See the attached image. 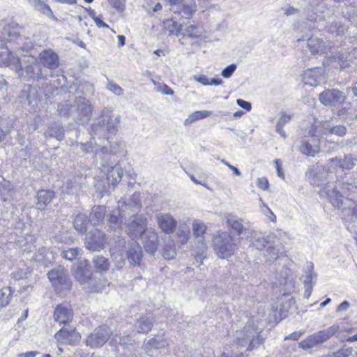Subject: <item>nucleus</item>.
I'll return each instance as SVG.
<instances>
[{
	"label": "nucleus",
	"mask_w": 357,
	"mask_h": 357,
	"mask_svg": "<svg viewBox=\"0 0 357 357\" xmlns=\"http://www.w3.org/2000/svg\"><path fill=\"white\" fill-rule=\"evenodd\" d=\"M81 150L84 153H95L94 157L100 166L101 174H105L112 183L116 185L121 180L123 169L119 165V160H111V155L107 153V147L98 145L91 139L86 144H80Z\"/></svg>",
	"instance_id": "nucleus-1"
},
{
	"label": "nucleus",
	"mask_w": 357,
	"mask_h": 357,
	"mask_svg": "<svg viewBox=\"0 0 357 357\" xmlns=\"http://www.w3.org/2000/svg\"><path fill=\"white\" fill-rule=\"evenodd\" d=\"M93 107L84 96H76L73 102L65 100L58 104L57 112L61 117L71 118L76 123L84 125L92 116Z\"/></svg>",
	"instance_id": "nucleus-2"
},
{
	"label": "nucleus",
	"mask_w": 357,
	"mask_h": 357,
	"mask_svg": "<svg viewBox=\"0 0 357 357\" xmlns=\"http://www.w3.org/2000/svg\"><path fill=\"white\" fill-rule=\"evenodd\" d=\"M121 116L119 115L114 114L111 109L105 107L91 126L90 134L91 135H101L107 132L112 135H115L118 131Z\"/></svg>",
	"instance_id": "nucleus-3"
},
{
	"label": "nucleus",
	"mask_w": 357,
	"mask_h": 357,
	"mask_svg": "<svg viewBox=\"0 0 357 357\" xmlns=\"http://www.w3.org/2000/svg\"><path fill=\"white\" fill-rule=\"evenodd\" d=\"M344 21L357 26V8L347 6L342 10L341 16L333 15L329 17L325 29L330 33L342 36L349 27Z\"/></svg>",
	"instance_id": "nucleus-4"
},
{
	"label": "nucleus",
	"mask_w": 357,
	"mask_h": 357,
	"mask_svg": "<svg viewBox=\"0 0 357 357\" xmlns=\"http://www.w3.org/2000/svg\"><path fill=\"white\" fill-rule=\"evenodd\" d=\"M16 62L19 65V76L23 81L41 80L47 77L44 74L41 64L38 59L31 55H25L22 58L17 59Z\"/></svg>",
	"instance_id": "nucleus-5"
},
{
	"label": "nucleus",
	"mask_w": 357,
	"mask_h": 357,
	"mask_svg": "<svg viewBox=\"0 0 357 357\" xmlns=\"http://www.w3.org/2000/svg\"><path fill=\"white\" fill-rule=\"evenodd\" d=\"M235 241L230 234L226 231L219 232L213 240L215 254L221 259L231 257L238 248Z\"/></svg>",
	"instance_id": "nucleus-6"
},
{
	"label": "nucleus",
	"mask_w": 357,
	"mask_h": 357,
	"mask_svg": "<svg viewBox=\"0 0 357 357\" xmlns=\"http://www.w3.org/2000/svg\"><path fill=\"white\" fill-rule=\"evenodd\" d=\"M257 333V332L255 327L254 321L250 319L246 323L243 330L236 331L233 342L240 347H245L249 342L247 349L251 351L255 348L257 345L263 343V340L259 335H257L256 338H255Z\"/></svg>",
	"instance_id": "nucleus-7"
},
{
	"label": "nucleus",
	"mask_w": 357,
	"mask_h": 357,
	"mask_svg": "<svg viewBox=\"0 0 357 357\" xmlns=\"http://www.w3.org/2000/svg\"><path fill=\"white\" fill-rule=\"evenodd\" d=\"M147 229V219L143 214L133 213L126 223V231L132 239L139 238Z\"/></svg>",
	"instance_id": "nucleus-8"
},
{
	"label": "nucleus",
	"mask_w": 357,
	"mask_h": 357,
	"mask_svg": "<svg viewBox=\"0 0 357 357\" xmlns=\"http://www.w3.org/2000/svg\"><path fill=\"white\" fill-rule=\"evenodd\" d=\"M112 334V331L108 326L98 327L87 337L86 344L93 349L100 348L107 342Z\"/></svg>",
	"instance_id": "nucleus-9"
},
{
	"label": "nucleus",
	"mask_w": 357,
	"mask_h": 357,
	"mask_svg": "<svg viewBox=\"0 0 357 357\" xmlns=\"http://www.w3.org/2000/svg\"><path fill=\"white\" fill-rule=\"evenodd\" d=\"M106 236L98 229H93L86 234L84 245L91 251H100L104 248Z\"/></svg>",
	"instance_id": "nucleus-10"
},
{
	"label": "nucleus",
	"mask_w": 357,
	"mask_h": 357,
	"mask_svg": "<svg viewBox=\"0 0 357 357\" xmlns=\"http://www.w3.org/2000/svg\"><path fill=\"white\" fill-rule=\"evenodd\" d=\"M294 304L295 300L294 298H287V296L281 298L278 303L272 306L274 321L278 323L287 317Z\"/></svg>",
	"instance_id": "nucleus-11"
},
{
	"label": "nucleus",
	"mask_w": 357,
	"mask_h": 357,
	"mask_svg": "<svg viewBox=\"0 0 357 357\" xmlns=\"http://www.w3.org/2000/svg\"><path fill=\"white\" fill-rule=\"evenodd\" d=\"M86 170L79 167L76 169L74 174L71 176L66 182L67 192L69 194H77L82 188L86 180Z\"/></svg>",
	"instance_id": "nucleus-12"
},
{
	"label": "nucleus",
	"mask_w": 357,
	"mask_h": 357,
	"mask_svg": "<svg viewBox=\"0 0 357 357\" xmlns=\"http://www.w3.org/2000/svg\"><path fill=\"white\" fill-rule=\"evenodd\" d=\"M346 100L344 93L337 89H327L319 94V101L324 105H340Z\"/></svg>",
	"instance_id": "nucleus-13"
},
{
	"label": "nucleus",
	"mask_w": 357,
	"mask_h": 357,
	"mask_svg": "<svg viewBox=\"0 0 357 357\" xmlns=\"http://www.w3.org/2000/svg\"><path fill=\"white\" fill-rule=\"evenodd\" d=\"M47 276L53 286L56 288L66 289L70 286L66 271L61 266H59L49 271Z\"/></svg>",
	"instance_id": "nucleus-14"
},
{
	"label": "nucleus",
	"mask_w": 357,
	"mask_h": 357,
	"mask_svg": "<svg viewBox=\"0 0 357 357\" xmlns=\"http://www.w3.org/2000/svg\"><path fill=\"white\" fill-rule=\"evenodd\" d=\"M72 272L80 284L87 283L92 275L90 265L85 259H80L76 264H74L72 267Z\"/></svg>",
	"instance_id": "nucleus-15"
},
{
	"label": "nucleus",
	"mask_w": 357,
	"mask_h": 357,
	"mask_svg": "<svg viewBox=\"0 0 357 357\" xmlns=\"http://www.w3.org/2000/svg\"><path fill=\"white\" fill-rule=\"evenodd\" d=\"M121 202H118L117 208L113 209L107 215V225L109 228L113 231H118L122 229L123 220L130 213L125 211L123 206H120Z\"/></svg>",
	"instance_id": "nucleus-16"
},
{
	"label": "nucleus",
	"mask_w": 357,
	"mask_h": 357,
	"mask_svg": "<svg viewBox=\"0 0 357 357\" xmlns=\"http://www.w3.org/2000/svg\"><path fill=\"white\" fill-rule=\"evenodd\" d=\"M19 33L18 24L14 22L0 21V41L13 43Z\"/></svg>",
	"instance_id": "nucleus-17"
},
{
	"label": "nucleus",
	"mask_w": 357,
	"mask_h": 357,
	"mask_svg": "<svg viewBox=\"0 0 357 357\" xmlns=\"http://www.w3.org/2000/svg\"><path fill=\"white\" fill-rule=\"evenodd\" d=\"M142 243L145 250L151 255H154L158 246V236L157 232L153 229H148L142 236Z\"/></svg>",
	"instance_id": "nucleus-18"
},
{
	"label": "nucleus",
	"mask_w": 357,
	"mask_h": 357,
	"mask_svg": "<svg viewBox=\"0 0 357 357\" xmlns=\"http://www.w3.org/2000/svg\"><path fill=\"white\" fill-rule=\"evenodd\" d=\"M158 227L166 234L173 233L177 226L176 220L167 213H158L155 215Z\"/></svg>",
	"instance_id": "nucleus-19"
},
{
	"label": "nucleus",
	"mask_w": 357,
	"mask_h": 357,
	"mask_svg": "<svg viewBox=\"0 0 357 357\" xmlns=\"http://www.w3.org/2000/svg\"><path fill=\"white\" fill-rule=\"evenodd\" d=\"M40 63L50 70H55L59 66L58 54L51 49L44 50L39 54Z\"/></svg>",
	"instance_id": "nucleus-20"
},
{
	"label": "nucleus",
	"mask_w": 357,
	"mask_h": 357,
	"mask_svg": "<svg viewBox=\"0 0 357 357\" xmlns=\"http://www.w3.org/2000/svg\"><path fill=\"white\" fill-rule=\"evenodd\" d=\"M307 47L312 54H325L331 48L330 42H325L319 38H310L307 40Z\"/></svg>",
	"instance_id": "nucleus-21"
},
{
	"label": "nucleus",
	"mask_w": 357,
	"mask_h": 357,
	"mask_svg": "<svg viewBox=\"0 0 357 357\" xmlns=\"http://www.w3.org/2000/svg\"><path fill=\"white\" fill-rule=\"evenodd\" d=\"M73 317V310L68 303L59 304L55 308L54 318L56 322L66 324L72 321Z\"/></svg>",
	"instance_id": "nucleus-22"
},
{
	"label": "nucleus",
	"mask_w": 357,
	"mask_h": 357,
	"mask_svg": "<svg viewBox=\"0 0 357 357\" xmlns=\"http://www.w3.org/2000/svg\"><path fill=\"white\" fill-rule=\"evenodd\" d=\"M114 186L104 174L94 178V187L101 197L108 194Z\"/></svg>",
	"instance_id": "nucleus-23"
},
{
	"label": "nucleus",
	"mask_w": 357,
	"mask_h": 357,
	"mask_svg": "<svg viewBox=\"0 0 357 357\" xmlns=\"http://www.w3.org/2000/svg\"><path fill=\"white\" fill-rule=\"evenodd\" d=\"M227 222L237 236H249L250 231L243 224V220L231 214L228 215Z\"/></svg>",
	"instance_id": "nucleus-24"
},
{
	"label": "nucleus",
	"mask_w": 357,
	"mask_h": 357,
	"mask_svg": "<svg viewBox=\"0 0 357 357\" xmlns=\"http://www.w3.org/2000/svg\"><path fill=\"white\" fill-rule=\"evenodd\" d=\"M298 149L303 154L314 157L320 151L319 139L314 138L312 140L303 139L301 141Z\"/></svg>",
	"instance_id": "nucleus-25"
},
{
	"label": "nucleus",
	"mask_w": 357,
	"mask_h": 357,
	"mask_svg": "<svg viewBox=\"0 0 357 357\" xmlns=\"http://www.w3.org/2000/svg\"><path fill=\"white\" fill-rule=\"evenodd\" d=\"M55 339L61 343L73 344L79 337V333L75 331V328L70 330L62 328L54 335Z\"/></svg>",
	"instance_id": "nucleus-26"
},
{
	"label": "nucleus",
	"mask_w": 357,
	"mask_h": 357,
	"mask_svg": "<svg viewBox=\"0 0 357 357\" xmlns=\"http://www.w3.org/2000/svg\"><path fill=\"white\" fill-rule=\"evenodd\" d=\"M15 194L13 184L0 176V199L3 202L10 201L14 199Z\"/></svg>",
	"instance_id": "nucleus-27"
},
{
	"label": "nucleus",
	"mask_w": 357,
	"mask_h": 357,
	"mask_svg": "<svg viewBox=\"0 0 357 357\" xmlns=\"http://www.w3.org/2000/svg\"><path fill=\"white\" fill-rule=\"evenodd\" d=\"M326 342L321 331H319L308 336L299 343V347L303 349H309Z\"/></svg>",
	"instance_id": "nucleus-28"
},
{
	"label": "nucleus",
	"mask_w": 357,
	"mask_h": 357,
	"mask_svg": "<svg viewBox=\"0 0 357 357\" xmlns=\"http://www.w3.org/2000/svg\"><path fill=\"white\" fill-rule=\"evenodd\" d=\"M109 143L108 140H106ZM110 149L109 151L107 149V153L111 155V160L114 159L119 160L126 155L127 150L126 145L124 142L122 141H114L109 142Z\"/></svg>",
	"instance_id": "nucleus-29"
},
{
	"label": "nucleus",
	"mask_w": 357,
	"mask_h": 357,
	"mask_svg": "<svg viewBox=\"0 0 357 357\" xmlns=\"http://www.w3.org/2000/svg\"><path fill=\"white\" fill-rule=\"evenodd\" d=\"M55 197V193L51 190H40L37 192L36 208L38 210H44L53 199Z\"/></svg>",
	"instance_id": "nucleus-30"
},
{
	"label": "nucleus",
	"mask_w": 357,
	"mask_h": 357,
	"mask_svg": "<svg viewBox=\"0 0 357 357\" xmlns=\"http://www.w3.org/2000/svg\"><path fill=\"white\" fill-rule=\"evenodd\" d=\"M154 320L146 315H141L134 324L135 330L139 333H148L153 328Z\"/></svg>",
	"instance_id": "nucleus-31"
},
{
	"label": "nucleus",
	"mask_w": 357,
	"mask_h": 357,
	"mask_svg": "<svg viewBox=\"0 0 357 357\" xmlns=\"http://www.w3.org/2000/svg\"><path fill=\"white\" fill-rule=\"evenodd\" d=\"M120 206H123V208L127 213H137L142 207L140 201V193L135 192L129 199L128 202H121Z\"/></svg>",
	"instance_id": "nucleus-32"
},
{
	"label": "nucleus",
	"mask_w": 357,
	"mask_h": 357,
	"mask_svg": "<svg viewBox=\"0 0 357 357\" xmlns=\"http://www.w3.org/2000/svg\"><path fill=\"white\" fill-rule=\"evenodd\" d=\"M247 238H250L252 245L258 250H262L267 248L270 244L268 236L261 235V233L252 231Z\"/></svg>",
	"instance_id": "nucleus-33"
},
{
	"label": "nucleus",
	"mask_w": 357,
	"mask_h": 357,
	"mask_svg": "<svg viewBox=\"0 0 357 357\" xmlns=\"http://www.w3.org/2000/svg\"><path fill=\"white\" fill-rule=\"evenodd\" d=\"M127 257L130 264L133 265H139L142 258V247L137 242H134L130 245L127 252Z\"/></svg>",
	"instance_id": "nucleus-34"
},
{
	"label": "nucleus",
	"mask_w": 357,
	"mask_h": 357,
	"mask_svg": "<svg viewBox=\"0 0 357 357\" xmlns=\"http://www.w3.org/2000/svg\"><path fill=\"white\" fill-rule=\"evenodd\" d=\"M107 209L105 206H93L89 215V220L91 225L96 226L98 225L100 222H102L105 217Z\"/></svg>",
	"instance_id": "nucleus-35"
},
{
	"label": "nucleus",
	"mask_w": 357,
	"mask_h": 357,
	"mask_svg": "<svg viewBox=\"0 0 357 357\" xmlns=\"http://www.w3.org/2000/svg\"><path fill=\"white\" fill-rule=\"evenodd\" d=\"M28 3L36 11L49 17L54 18V13L50 6L43 0H27Z\"/></svg>",
	"instance_id": "nucleus-36"
},
{
	"label": "nucleus",
	"mask_w": 357,
	"mask_h": 357,
	"mask_svg": "<svg viewBox=\"0 0 357 357\" xmlns=\"http://www.w3.org/2000/svg\"><path fill=\"white\" fill-rule=\"evenodd\" d=\"M13 43H15V45L13 48L17 51L22 50L24 52H28L32 50L34 46L33 41L30 38L22 36L20 33H18L17 37L15 38V40L13 41Z\"/></svg>",
	"instance_id": "nucleus-37"
},
{
	"label": "nucleus",
	"mask_w": 357,
	"mask_h": 357,
	"mask_svg": "<svg viewBox=\"0 0 357 357\" xmlns=\"http://www.w3.org/2000/svg\"><path fill=\"white\" fill-rule=\"evenodd\" d=\"M323 132L324 135H335L338 137H344L347 132V129L344 126L337 125L331 126L328 122L325 121L322 123Z\"/></svg>",
	"instance_id": "nucleus-38"
},
{
	"label": "nucleus",
	"mask_w": 357,
	"mask_h": 357,
	"mask_svg": "<svg viewBox=\"0 0 357 357\" xmlns=\"http://www.w3.org/2000/svg\"><path fill=\"white\" fill-rule=\"evenodd\" d=\"M313 266H310V268L306 272L305 279L303 280L305 286L304 297L308 298L312 291L313 286L315 282H313V279L316 278L317 275L312 271Z\"/></svg>",
	"instance_id": "nucleus-39"
},
{
	"label": "nucleus",
	"mask_w": 357,
	"mask_h": 357,
	"mask_svg": "<svg viewBox=\"0 0 357 357\" xmlns=\"http://www.w3.org/2000/svg\"><path fill=\"white\" fill-rule=\"evenodd\" d=\"M333 59L335 62L340 65L341 70L346 69L354 61L355 59L354 52L339 53Z\"/></svg>",
	"instance_id": "nucleus-40"
},
{
	"label": "nucleus",
	"mask_w": 357,
	"mask_h": 357,
	"mask_svg": "<svg viewBox=\"0 0 357 357\" xmlns=\"http://www.w3.org/2000/svg\"><path fill=\"white\" fill-rule=\"evenodd\" d=\"M45 135L55 138L58 141H61L64 138V129L59 123H54L47 127Z\"/></svg>",
	"instance_id": "nucleus-41"
},
{
	"label": "nucleus",
	"mask_w": 357,
	"mask_h": 357,
	"mask_svg": "<svg viewBox=\"0 0 357 357\" xmlns=\"http://www.w3.org/2000/svg\"><path fill=\"white\" fill-rule=\"evenodd\" d=\"M89 222V218L87 217L86 215L83 213H79L76 215V216L74 218V228L79 233H84L87 229V227Z\"/></svg>",
	"instance_id": "nucleus-42"
},
{
	"label": "nucleus",
	"mask_w": 357,
	"mask_h": 357,
	"mask_svg": "<svg viewBox=\"0 0 357 357\" xmlns=\"http://www.w3.org/2000/svg\"><path fill=\"white\" fill-rule=\"evenodd\" d=\"M167 342L165 338L161 335H158L151 338L144 346V350L148 352L151 349H159L165 348L167 345Z\"/></svg>",
	"instance_id": "nucleus-43"
},
{
	"label": "nucleus",
	"mask_w": 357,
	"mask_h": 357,
	"mask_svg": "<svg viewBox=\"0 0 357 357\" xmlns=\"http://www.w3.org/2000/svg\"><path fill=\"white\" fill-rule=\"evenodd\" d=\"M197 10V5L195 0H185L182 5L179 13L183 17L190 18Z\"/></svg>",
	"instance_id": "nucleus-44"
},
{
	"label": "nucleus",
	"mask_w": 357,
	"mask_h": 357,
	"mask_svg": "<svg viewBox=\"0 0 357 357\" xmlns=\"http://www.w3.org/2000/svg\"><path fill=\"white\" fill-rule=\"evenodd\" d=\"M134 340L130 336V335L123 334L122 335H115L114 337L112 340L109 344L112 346L116 347V344H119L123 349L128 347V346L133 345Z\"/></svg>",
	"instance_id": "nucleus-45"
},
{
	"label": "nucleus",
	"mask_w": 357,
	"mask_h": 357,
	"mask_svg": "<svg viewBox=\"0 0 357 357\" xmlns=\"http://www.w3.org/2000/svg\"><path fill=\"white\" fill-rule=\"evenodd\" d=\"M292 118V115L287 114L285 112H281L279 120L277 122L275 130L276 132L284 139L286 138L287 135L284 130L283 127L290 121Z\"/></svg>",
	"instance_id": "nucleus-46"
},
{
	"label": "nucleus",
	"mask_w": 357,
	"mask_h": 357,
	"mask_svg": "<svg viewBox=\"0 0 357 357\" xmlns=\"http://www.w3.org/2000/svg\"><path fill=\"white\" fill-rule=\"evenodd\" d=\"M321 193H326L333 206L338 207L342 204V195L335 188L321 190Z\"/></svg>",
	"instance_id": "nucleus-47"
},
{
	"label": "nucleus",
	"mask_w": 357,
	"mask_h": 357,
	"mask_svg": "<svg viewBox=\"0 0 357 357\" xmlns=\"http://www.w3.org/2000/svg\"><path fill=\"white\" fill-rule=\"evenodd\" d=\"M282 255L281 246L279 245H273L271 243L266 248V257L270 261H274L280 257Z\"/></svg>",
	"instance_id": "nucleus-48"
},
{
	"label": "nucleus",
	"mask_w": 357,
	"mask_h": 357,
	"mask_svg": "<svg viewBox=\"0 0 357 357\" xmlns=\"http://www.w3.org/2000/svg\"><path fill=\"white\" fill-rule=\"evenodd\" d=\"M213 114L211 111L208 110H202V111H196L192 112L189 116L185 120L184 124L185 126L192 124V123L198 121L201 119H204L208 116H210Z\"/></svg>",
	"instance_id": "nucleus-49"
},
{
	"label": "nucleus",
	"mask_w": 357,
	"mask_h": 357,
	"mask_svg": "<svg viewBox=\"0 0 357 357\" xmlns=\"http://www.w3.org/2000/svg\"><path fill=\"white\" fill-rule=\"evenodd\" d=\"M193 79L204 86H218L222 83V80L219 78H209L204 75H195Z\"/></svg>",
	"instance_id": "nucleus-50"
},
{
	"label": "nucleus",
	"mask_w": 357,
	"mask_h": 357,
	"mask_svg": "<svg viewBox=\"0 0 357 357\" xmlns=\"http://www.w3.org/2000/svg\"><path fill=\"white\" fill-rule=\"evenodd\" d=\"M164 29L169 31V35L178 36L181 30V25L172 19H168L163 22Z\"/></svg>",
	"instance_id": "nucleus-51"
},
{
	"label": "nucleus",
	"mask_w": 357,
	"mask_h": 357,
	"mask_svg": "<svg viewBox=\"0 0 357 357\" xmlns=\"http://www.w3.org/2000/svg\"><path fill=\"white\" fill-rule=\"evenodd\" d=\"M16 60L8 47H0V66H9Z\"/></svg>",
	"instance_id": "nucleus-52"
},
{
	"label": "nucleus",
	"mask_w": 357,
	"mask_h": 357,
	"mask_svg": "<svg viewBox=\"0 0 357 357\" xmlns=\"http://www.w3.org/2000/svg\"><path fill=\"white\" fill-rule=\"evenodd\" d=\"M320 76V75L317 74L316 69H308L303 75L305 84L316 86L318 84V79Z\"/></svg>",
	"instance_id": "nucleus-53"
},
{
	"label": "nucleus",
	"mask_w": 357,
	"mask_h": 357,
	"mask_svg": "<svg viewBox=\"0 0 357 357\" xmlns=\"http://www.w3.org/2000/svg\"><path fill=\"white\" fill-rule=\"evenodd\" d=\"M93 262L96 270L99 272L107 271L110 266L108 259L101 255L95 256Z\"/></svg>",
	"instance_id": "nucleus-54"
},
{
	"label": "nucleus",
	"mask_w": 357,
	"mask_h": 357,
	"mask_svg": "<svg viewBox=\"0 0 357 357\" xmlns=\"http://www.w3.org/2000/svg\"><path fill=\"white\" fill-rule=\"evenodd\" d=\"M203 33L202 26L198 24H189L184 29V35L190 38H198Z\"/></svg>",
	"instance_id": "nucleus-55"
},
{
	"label": "nucleus",
	"mask_w": 357,
	"mask_h": 357,
	"mask_svg": "<svg viewBox=\"0 0 357 357\" xmlns=\"http://www.w3.org/2000/svg\"><path fill=\"white\" fill-rule=\"evenodd\" d=\"M82 255V249L79 248L63 250L61 252V257L68 261H73L75 259H76L78 256H80Z\"/></svg>",
	"instance_id": "nucleus-56"
},
{
	"label": "nucleus",
	"mask_w": 357,
	"mask_h": 357,
	"mask_svg": "<svg viewBox=\"0 0 357 357\" xmlns=\"http://www.w3.org/2000/svg\"><path fill=\"white\" fill-rule=\"evenodd\" d=\"M190 229L187 225H180L176 231V236L181 244H185L189 240Z\"/></svg>",
	"instance_id": "nucleus-57"
},
{
	"label": "nucleus",
	"mask_w": 357,
	"mask_h": 357,
	"mask_svg": "<svg viewBox=\"0 0 357 357\" xmlns=\"http://www.w3.org/2000/svg\"><path fill=\"white\" fill-rule=\"evenodd\" d=\"M206 230V227L204 223L195 220L192 224L193 234L196 238H203L204 234Z\"/></svg>",
	"instance_id": "nucleus-58"
},
{
	"label": "nucleus",
	"mask_w": 357,
	"mask_h": 357,
	"mask_svg": "<svg viewBox=\"0 0 357 357\" xmlns=\"http://www.w3.org/2000/svg\"><path fill=\"white\" fill-rule=\"evenodd\" d=\"M176 255V248L173 243H171L163 248L162 256L165 259H172Z\"/></svg>",
	"instance_id": "nucleus-59"
},
{
	"label": "nucleus",
	"mask_w": 357,
	"mask_h": 357,
	"mask_svg": "<svg viewBox=\"0 0 357 357\" xmlns=\"http://www.w3.org/2000/svg\"><path fill=\"white\" fill-rule=\"evenodd\" d=\"M353 348L349 347H342L341 349L333 351L330 354L331 357H349L353 353Z\"/></svg>",
	"instance_id": "nucleus-60"
},
{
	"label": "nucleus",
	"mask_w": 357,
	"mask_h": 357,
	"mask_svg": "<svg viewBox=\"0 0 357 357\" xmlns=\"http://www.w3.org/2000/svg\"><path fill=\"white\" fill-rule=\"evenodd\" d=\"M340 329L337 324H333L326 330L321 331L326 341H328L331 337L335 335Z\"/></svg>",
	"instance_id": "nucleus-61"
},
{
	"label": "nucleus",
	"mask_w": 357,
	"mask_h": 357,
	"mask_svg": "<svg viewBox=\"0 0 357 357\" xmlns=\"http://www.w3.org/2000/svg\"><path fill=\"white\" fill-rule=\"evenodd\" d=\"M112 260L116 269L121 270L125 265L126 259L121 254L114 253L112 255Z\"/></svg>",
	"instance_id": "nucleus-62"
},
{
	"label": "nucleus",
	"mask_w": 357,
	"mask_h": 357,
	"mask_svg": "<svg viewBox=\"0 0 357 357\" xmlns=\"http://www.w3.org/2000/svg\"><path fill=\"white\" fill-rule=\"evenodd\" d=\"M342 169H351L355 166L354 159L351 155H346L342 159Z\"/></svg>",
	"instance_id": "nucleus-63"
},
{
	"label": "nucleus",
	"mask_w": 357,
	"mask_h": 357,
	"mask_svg": "<svg viewBox=\"0 0 357 357\" xmlns=\"http://www.w3.org/2000/svg\"><path fill=\"white\" fill-rule=\"evenodd\" d=\"M109 5L118 12H123L126 8V0H108Z\"/></svg>",
	"instance_id": "nucleus-64"
}]
</instances>
